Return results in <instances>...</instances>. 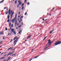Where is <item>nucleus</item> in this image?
Segmentation results:
<instances>
[{"label": "nucleus", "mask_w": 61, "mask_h": 61, "mask_svg": "<svg viewBox=\"0 0 61 61\" xmlns=\"http://www.w3.org/2000/svg\"><path fill=\"white\" fill-rule=\"evenodd\" d=\"M16 39V40H15V41L13 43V44H14V46H15V44L16 43V42H17V40L18 39V38H17V37L16 36L14 37V39H13L14 40H15Z\"/></svg>", "instance_id": "obj_1"}, {"label": "nucleus", "mask_w": 61, "mask_h": 61, "mask_svg": "<svg viewBox=\"0 0 61 61\" xmlns=\"http://www.w3.org/2000/svg\"><path fill=\"white\" fill-rule=\"evenodd\" d=\"M48 44H49V45L48 47L45 48L44 49H46V48H47L48 47H49V46H50V45L51 44V43H52V42H51V40H49L48 41Z\"/></svg>", "instance_id": "obj_2"}, {"label": "nucleus", "mask_w": 61, "mask_h": 61, "mask_svg": "<svg viewBox=\"0 0 61 61\" xmlns=\"http://www.w3.org/2000/svg\"><path fill=\"white\" fill-rule=\"evenodd\" d=\"M61 43V41H58V42H57L56 43L54 44V45L55 46H56L57 45H59Z\"/></svg>", "instance_id": "obj_3"}, {"label": "nucleus", "mask_w": 61, "mask_h": 61, "mask_svg": "<svg viewBox=\"0 0 61 61\" xmlns=\"http://www.w3.org/2000/svg\"><path fill=\"white\" fill-rule=\"evenodd\" d=\"M16 19L15 18H14L13 19H12V22L13 23H15V20Z\"/></svg>", "instance_id": "obj_4"}, {"label": "nucleus", "mask_w": 61, "mask_h": 61, "mask_svg": "<svg viewBox=\"0 0 61 61\" xmlns=\"http://www.w3.org/2000/svg\"><path fill=\"white\" fill-rule=\"evenodd\" d=\"M3 31H2L1 32H0V35H4V33H3Z\"/></svg>", "instance_id": "obj_5"}, {"label": "nucleus", "mask_w": 61, "mask_h": 61, "mask_svg": "<svg viewBox=\"0 0 61 61\" xmlns=\"http://www.w3.org/2000/svg\"><path fill=\"white\" fill-rule=\"evenodd\" d=\"M14 30L13 29H12L11 30V32H12V33H13V31H14Z\"/></svg>", "instance_id": "obj_6"}, {"label": "nucleus", "mask_w": 61, "mask_h": 61, "mask_svg": "<svg viewBox=\"0 0 61 61\" xmlns=\"http://www.w3.org/2000/svg\"><path fill=\"white\" fill-rule=\"evenodd\" d=\"M5 57H1L0 58V60L3 59H4V58H5Z\"/></svg>", "instance_id": "obj_7"}, {"label": "nucleus", "mask_w": 61, "mask_h": 61, "mask_svg": "<svg viewBox=\"0 0 61 61\" xmlns=\"http://www.w3.org/2000/svg\"><path fill=\"white\" fill-rule=\"evenodd\" d=\"M10 49V50H12V47H10V48H9V49H8V50H9Z\"/></svg>", "instance_id": "obj_8"}, {"label": "nucleus", "mask_w": 61, "mask_h": 61, "mask_svg": "<svg viewBox=\"0 0 61 61\" xmlns=\"http://www.w3.org/2000/svg\"><path fill=\"white\" fill-rule=\"evenodd\" d=\"M40 55H38L37 56L35 57L33 59H35V58H37V57H38Z\"/></svg>", "instance_id": "obj_9"}, {"label": "nucleus", "mask_w": 61, "mask_h": 61, "mask_svg": "<svg viewBox=\"0 0 61 61\" xmlns=\"http://www.w3.org/2000/svg\"><path fill=\"white\" fill-rule=\"evenodd\" d=\"M22 32V30H20V32H19V34H20L21 33V32Z\"/></svg>", "instance_id": "obj_10"}, {"label": "nucleus", "mask_w": 61, "mask_h": 61, "mask_svg": "<svg viewBox=\"0 0 61 61\" xmlns=\"http://www.w3.org/2000/svg\"><path fill=\"white\" fill-rule=\"evenodd\" d=\"M8 59L7 60H9L11 59V57H8Z\"/></svg>", "instance_id": "obj_11"}, {"label": "nucleus", "mask_w": 61, "mask_h": 61, "mask_svg": "<svg viewBox=\"0 0 61 61\" xmlns=\"http://www.w3.org/2000/svg\"><path fill=\"white\" fill-rule=\"evenodd\" d=\"M10 11H11V9H10L9 10L8 13H10Z\"/></svg>", "instance_id": "obj_12"}, {"label": "nucleus", "mask_w": 61, "mask_h": 61, "mask_svg": "<svg viewBox=\"0 0 61 61\" xmlns=\"http://www.w3.org/2000/svg\"><path fill=\"white\" fill-rule=\"evenodd\" d=\"M14 52H15V51H13L12 53L11 54H10L11 55H12V54H14Z\"/></svg>", "instance_id": "obj_13"}, {"label": "nucleus", "mask_w": 61, "mask_h": 61, "mask_svg": "<svg viewBox=\"0 0 61 61\" xmlns=\"http://www.w3.org/2000/svg\"><path fill=\"white\" fill-rule=\"evenodd\" d=\"M54 31V30H52L50 32V34H51L52 33V32Z\"/></svg>", "instance_id": "obj_14"}, {"label": "nucleus", "mask_w": 61, "mask_h": 61, "mask_svg": "<svg viewBox=\"0 0 61 61\" xmlns=\"http://www.w3.org/2000/svg\"><path fill=\"white\" fill-rule=\"evenodd\" d=\"M4 0H3L2 1H1L0 2V3H3V2H4Z\"/></svg>", "instance_id": "obj_15"}, {"label": "nucleus", "mask_w": 61, "mask_h": 61, "mask_svg": "<svg viewBox=\"0 0 61 61\" xmlns=\"http://www.w3.org/2000/svg\"><path fill=\"white\" fill-rule=\"evenodd\" d=\"M19 5H21V2H20Z\"/></svg>", "instance_id": "obj_16"}, {"label": "nucleus", "mask_w": 61, "mask_h": 61, "mask_svg": "<svg viewBox=\"0 0 61 61\" xmlns=\"http://www.w3.org/2000/svg\"><path fill=\"white\" fill-rule=\"evenodd\" d=\"M7 18H8V19H9V15H8V16Z\"/></svg>", "instance_id": "obj_17"}, {"label": "nucleus", "mask_w": 61, "mask_h": 61, "mask_svg": "<svg viewBox=\"0 0 61 61\" xmlns=\"http://www.w3.org/2000/svg\"><path fill=\"white\" fill-rule=\"evenodd\" d=\"M31 36H29V37H28V38H29V39H30V37H31Z\"/></svg>", "instance_id": "obj_18"}, {"label": "nucleus", "mask_w": 61, "mask_h": 61, "mask_svg": "<svg viewBox=\"0 0 61 61\" xmlns=\"http://www.w3.org/2000/svg\"><path fill=\"white\" fill-rule=\"evenodd\" d=\"M13 33L14 34H16V33H15V31H13Z\"/></svg>", "instance_id": "obj_19"}, {"label": "nucleus", "mask_w": 61, "mask_h": 61, "mask_svg": "<svg viewBox=\"0 0 61 61\" xmlns=\"http://www.w3.org/2000/svg\"><path fill=\"white\" fill-rule=\"evenodd\" d=\"M20 27H21V25H20L19 26L18 28H20Z\"/></svg>", "instance_id": "obj_20"}, {"label": "nucleus", "mask_w": 61, "mask_h": 61, "mask_svg": "<svg viewBox=\"0 0 61 61\" xmlns=\"http://www.w3.org/2000/svg\"><path fill=\"white\" fill-rule=\"evenodd\" d=\"M10 21V19H8L7 20V22H9Z\"/></svg>", "instance_id": "obj_21"}, {"label": "nucleus", "mask_w": 61, "mask_h": 61, "mask_svg": "<svg viewBox=\"0 0 61 61\" xmlns=\"http://www.w3.org/2000/svg\"><path fill=\"white\" fill-rule=\"evenodd\" d=\"M27 14V12H25V13L24 14V15H26Z\"/></svg>", "instance_id": "obj_22"}, {"label": "nucleus", "mask_w": 61, "mask_h": 61, "mask_svg": "<svg viewBox=\"0 0 61 61\" xmlns=\"http://www.w3.org/2000/svg\"><path fill=\"white\" fill-rule=\"evenodd\" d=\"M12 16H13V14H11V18H12Z\"/></svg>", "instance_id": "obj_23"}, {"label": "nucleus", "mask_w": 61, "mask_h": 61, "mask_svg": "<svg viewBox=\"0 0 61 61\" xmlns=\"http://www.w3.org/2000/svg\"><path fill=\"white\" fill-rule=\"evenodd\" d=\"M11 22H10L9 25V26L10 27L11 26Z\"/></svg>", "instance_id": "obj_24"}, {"label": "nucleus", "mask_w": 61, "mask_h": 61, "mask_svg": "<svg viewBox=\"0 0 61 61\" xmlns=\"http://www.w3.org/2000/svg\"><path fill=\"white\" fill-rule=\"evenodd\" d=\"M17 16V14H16L15 16V18L16 19V16Z\"/></svg>", "instance_id": "obj_25"}, {"label": "nucleus", "mask_w": 61, "mask_h": 61, "mask_svg": "<svg viewBox=\"0 0 61 61\" xmlns=\"http://www.w3.org/2000/svg\"><path fill=\"white\" fill-rule=\"evenodd\" d=\"M5 36H4L3 37V40H5Z\"/></svg>", "instance_id": "obj_26"}, {"label": "nucleus", "mask_w": 61, "mask_h": 61, "mask_svg": "<svg viewBox=\"0 0 61 61\" xmlns=\"http://www.w3.org/2000/svg\"><path fill=\"white\" fill-rule=\"evenodd\" d=\"M8 35H9H9H10V36L11 35V34H9V33H8Z\"/></svg>", "instance_id": "obj_27"}, {"label": "nucleus", "mask_w": 61, "mask_h": 61, "mask_svg": "<svg viewBox=\"0 0 61 61\" xmlns=\"http://www.w3.org/2000/svg\"><path fill=\"white\" fill-rule=\"evenodd\" d=\"M24 5V4L23 3L21 5V6H23Z\"/></svg>", "instance_id": "obj_28"}, {"label": "nucleus", "mask_w": 61, "mask_h": 61, "mask_svg": "<svg viewBox=\"0 0 61 61\" xmlns=\"http://www.w3.org/2000/svg\"><path fill=\"white\" fill-rule=\"evenodd\" d=\"M54 9H55V8H52V10H51V11H53V10H54Z\"/></svg>", "instance_id": "obj_29"}, {"label": "nucleus", "mask_w": 61, "mask_h": 61, "mask_svg": "<svg viewBox=\"0 0 61 61\" xmlns=\"http://www.w3.org/2000/svg\"><path fill=\"white\" fill-rule=\"evenodd\" d=\"M5 30H6V31H7V28H5Z\"/></svg>", "instance_id": "obj_30"}, {"label": "nucleus", "mask_w": 61, "mask_h": 61, "mask_svg": "<svg viewBox=\"0 0 61 61\" xmlns=\"http://www.w3.org/2000/svg\"><path fill=\"white\" fill-rule=\"evenodd\" d=\"M14 14V11L12 12L11 14Z\"/></svg>", "instance_id": "obj_31"}, {"label": "nucleus", "mask_w": 61, "mask_h": 61, "mask_svg": "<svg viewBox=\"0 0 61 61\" xmlns=\"http://www.w3.org/2000/svg\"><path fill=\"white\" fill-rule=\"evenodd\" d=\"M24 6H23L22 8V10H23V9H24Z\"/></svg>", "instance_id": "obj_32"}, {"label": "nucleus", "mask_w": 61, "mask_h": 61, "mask_svg": "<svg viewBox=\"0 0 61 61\" xmlns=\"http://www.w3.org/2000/svg\"><path fill=\"white\" fill-rule=\"evenodd\" d=\"M19 4H18L17 5V7H19Z\"/></svg>", "instance_id": "obj_33"}, {"label": "nucleus", "mask_w": 61, "mask_h": 61, "mask_svg": "<svg viewBox=\"0 0 61 61\" xmlns=\"http://www.w3.org/2000/svg\"><path fill=\"white\" fill-rule=\"evenodd\" d=\"M15 54H14L13 55H12V56H15Z\"/></svg>", "instance_id": "obj_34"}, {"label": "nucleus", "mask_w": 61, "mask_h": 61, "mask_svg": "<svg viewBox=\"0 0 61 61\" xmlns=\"http://www.w3.org/2000/svg\"><path fill=\"white\" fill-rule=\"evenodd\" d=\"M11 27H13V24H12L11 25Z\"/></svg>", "instance_id": "obj_35"}, {"label": "nucleus", "mask_w": 61, "mask_h": 61, "mask_svg": "<svg viewBox=\"0 0 61 61\" xmlns=\"http://www.w3.org/2000/svg\"><path fill=\"white\" fill-rule=\"evenodd\" d=\"M2 42H3L2 41H1L0 42V44H2Z\"/></svg>", "instance_id": "obj_36"}, {"label": "nucleus", "mask_w": 61, "mask_h": 61, "mask_svg": "<svg viewBox=\"0 0 61 61\" xmlns=\"http://www.w3.org/2000/svg\"><path fill=\"white\" fill-rule=\"evenodd\" d=\"M27 5H29V3L28 2L27 3Z\"/></svg>", "instance_id": "obj_37"}, {"label": "nucleus", "mask_w": 61, "mask_h": 61, "mask_svg": "<svg viewBox=\"0 0 61 61\" xmlns=\"http://www.w3.org/2000/svg\"><path fill=\"white\" fill-rule=\"evenodd\" d=\"M7 13H8V11H7V12L6 13V15H7Z\"/></svg>", "instance_id": "obj_38"}, {"label": "nucleus", "mask_w": 61, "mask_h": 61, "mask_svg": "<svg viewBox=\"0 0 61 61\" xmlns=\"http://www.w3.org/2000/svg\"><path fill=\"white\" fill-rule=\"evenodd\" d=\"M12 41H13V39H11V41H10V43H11V42H12Z\"/></svg>", "instance_id": "obj_39"}, {"label": "nucleus", "mask_w": 61, "mask_h": 61, "mask_svg": "<svg viewBox=\"0 0 61 61\" xmlns=\"http://www.w3.org/2000/svg\"><path fill=\"white\" fill-rule=\"evenodd\" d=\"M17 2V1H15V4H16V2Z\"/></svg>", "instance_id": "obj_40"}, {"label": "nucleus", "mask_w": 61, "mask_h": 61, "mask_svg": "<svg viewBox=\"0 0 61 61\" xmlns=\"http://www.w3.org/2000/svg\"><path fill=\"white\" fill-rule=\"evenodd\" d=\"M15 23H17V20H16L15 21Z\"/></svg>", "instance_id": "obj_41"}, {"label": "nucleus", "mask_w": 61, "mask_h": 61, "mask_svg": "<svg viewBox=\"0 0 61 61\" xmlns=\"http://www.w3.org/2000/svg\"><path fill=\"white\" fill-rule=\"evenodd\" d=\"M3 54H4V52H2V53H1V55H3Z\"/></svg>", "instance_id": "obj_42"}, {"label": "nucleus", "mask_w": 61, "mask_h": 61, "mask_svg": "<svg viewBox=\"0 0 61 61\" xmlns=\"http://www.w3.org/2000/svg\"><path fill=\"white\" fill-rule=\"evenodd\" d=\"M8 13H9V15H11V13H10V12H9Z\"/></svg>", "instance_id": "obj_43"}, {"label": "nucleus", "mask_w": 61, "mask_h": 61, "mask_svg": "<svg viewBox=\"0 0 61 61\" xmlns=\"http://www.w3.org/2000/svg\"><path fill=\"white\" fill-rule=\"evenodd\" d=\"M31 59L30 60H29V61H31V60H32V59Z\"/></svg>", "instance_id": "obj_44"}, {"label": "nucleus", "mask_w": 61, "mask_h": 61, "mask_svg": "<svg viewBox=\"0 0 61 61\" xmlns=\"http://www.w3.org/2000/svg\"><path fill=\"white\" fill-rule=\"evenodd\" d=\"M11 52H10L9 53V55H11Z\"/></svg>", "instance_id": "obj_45"}, {"label": "nucleus", "mask_w": 61, "mask_h": 61, "mask_svg": "<svg viewBox=\"0 0 61 61\" xmlns=\"http://www.w3.org/2000/svg\"><path fill=\"white\" fill-rule=\"evenodd\" d=\"M23 17H23V16H22L21 17V18H23Z\"/></svg>", "instance_id": "obj_46"}, {"label": "nucleus", "mask_w": 61, "mask_h": 61, "mask_svg": "<svg viewBox=\"0 0 61 61\" xmlns=\"http://www.w3.org/2000/svg\"><path fill=\"white\" fill-rule=\"evenodd\" d=\"M18 3H19L20 2V0H19L18 1Z\"/></svg>", "instance_id": "obj_47"}, {"label": "nucleus", "mask_w": 61, "mask_h": 61, "mask_svg": "<svg viewBox=\"0 0 61 61\" xmlns=\"http://www.w3.org/2000/svg\"><path fill=\"white\" fill-rule=\"evenodd\" d=\"M6 56V55L5 54L4 55V56Z\"/></svg>", "instance_id": "obj_48"}, {"label": "nucleus", "mask_w": 61, "mask_h": 61, "mask_svg": "<svg viewBox=\"0 0 61 61\" xmlns=\"http://www.w3.org/2000/svg\"><path fill=\"white\" fill-rule=\"evenodd\" d=\"M6 7H5L4 8V9H6Z\"/></svg>", "instance_id": "obj_49"}, {"label": "nucleus", "mask_w": 61, "mask_h": 61, "mask_svg": "<svg viewBox=\"0 0 61 61\" xmlns=\"http://www.w3.org/2000/svg\"><path fill=\"white\" fill-rule=\"evenodd\" d=\"M11 28H11V27H10V30H11Z\"/></svg>", "instance_id": "obj_50"}, {"label": "nucleus", "mask_w": 61, "mask_h": 61, "mask_svg": "<svg viewBox=\"0 0 61 61\" xmlns=\"http://www.w3.org/2000/svg\"><path fill=\"white\" fill-rule=\"evenodd\" d=\"M26 0H25V2H26Z\"/></svg>", "instance_id": "obj_51"}, {"label": "nucleus", "mask_w": 61, "mask_h": 61, "mask_svg": "<svg viewBox=\"0 0 61 61\" xmlns=\"http://www.w3.org/2000/svg\"><path fill=\"white\" fill-rule=\"evenodd\" d=\"M45 38H44L43 40V41H44V40H45Z\"/></svg>", "instance_id": "obj_52"}, {"label": "nucleus", "mask_w": 61, "mask_h": 61, "mask_svg": "<svg viewBox=\"0 0 61 61\" xmlns=\"http://www.w3.org/2000/svg\"><path fill=\"white\" fill-rule=\"evenodd\" d=\"M16 29H18V28L17 27H16Z\"/></svg>", "instance_id": "obj_53"}, {"label": "nucleus", "mask_w": 61, "mask_h": 61, "mask_svg": "<svg viewBox=\"0 0 61 61\" xmlns=\"http://www.w3.org/2000/svg\"><path fill=\"white\" fill-rule=\"evenodd\" d=\"M10 55V54H9V53L7 55V56H9V55Z\"/></svg>", "instance_id": "obj_54"}, {"label": "nucleus", "mask_w": 61, "mask_h": 61, "mask_svg": "<svg viewBox=\"0 0 61 61\" xmlns=\"http://www.w3.org/2000/svg\"><path fill=\"white\" fill-rule=\"evenodd\" d=\"M43 20V21H45V20H44V19H42Z\"/></svg>", "instance_id": "obj_55"}, {"label": "nucleus", "mask_w": 61, "mask_h": 61, "mask_svg": "<svg viewBox=\"0 0 61 61\" xmlns=\"http://www.w3.org/2000/svg\"><path fill=\"white\" fill-rule=\"evenodd\" d=\"M10 30H11L10 29H9V31H10Z\"/></svg>", "instance_id": "obj_56"}, {"label": "nucleus", "mask_w": 61, "mask_h": 61, "mask_svg": "<svg viewBox=\"0 0 61 61\" xmlns=\"http://www.w3.org/2000/svg\"><path fill=\"white\" fill-rule=\"evenodd\" d=\"M21 24H22V25H23V23H22Z\"/></svg>", "instance_id": "obj_57"}, {"label": "nucleus", "mask_w": 61, "mask_h": 61, "mask_svg": "<svg viewBox=\"0 0 61 61\" xmlns=\"http://www.w3.org/2000/svg\"><path fill=\"white\" fill-rule=\"evenodd\" d=\"M22 21V19H21L20 20V21H21H21Z\"/></svg>", "instance_id": "obj_58"}, {"label": "nucleus", "mask_w": 61, "mask_h": 61, "mask_svg": "<svg viewBox=\"0 0 61 61\" xmlns=\"http://www.w3.org/2000/svg\"><path fill=\"white\" fill-rule=\"evenodd\" d=\"M25 41H26V40H25V41L24 42H25Z\"/></svg>", "instance_id": "obj_59"}, {"label": "nucleus", "mask_w": 61, "mask_h": 61, "mask_svg": "<svg viewBox=\"0 0 61 61\" xmlns=\"http://www.w3.org/2000/svg\"><path fill=\"white\" fill-rule=\"evenodd\" d=\"M18 14H20V12H19L18 13Z\"/></svg>", "instance_id": "obj_60"}, {"label": "nucleus", "mask_w": 61, "mask_h": 61, "mask_svg": "<svg viewBox=\"0 0 61 61\" xmlns=\"http://www.w3.org/2000/svg\"><path fill=\"white\" fill-rule=\"evenodd\" d=\"M19 23H20V20H19Z\"/></svg>", "instance_id": "obj_61"}, {"label": "nucleus", "mask_w": 61, "mask_h": 61, "mask_svg": "<svg viewBox=\"0 0 61 61\" xmlns=\"http://www.w3.org/2000/svg\"><path fill=\"white\" fill-rule=\"evenodd\" d=\"M6 60H3V61H5Z\"/></svg>", "instance_id": "obj_62"}, {"label": "nucleus", "mask_w": 61, "mask_h": 61, "mask_svg": "<svg viewBox=\"0 0 61 61\" xmlns=\"http://www.w3.org/2000/svg\"><path fill=\"white\" fill-rule=\"evenodd\" d=\"M6 53V52H5L4 53V54H5Z\"/></svg>", "instance_id": "obj_63"}, {"label": "nucleus", "mask_w": 61, "mask_h": 61, "mask_svg": "<svg viewBox=\"0 0 61 61\" xmlns=\"http://www.w3.org/2000/svg\"><path fill=\"white\" fill-rule=\"evenodd\" d=\"M17 23H15V25H16Z\"/></svg>", "instance_id": "obj_64"}]
</instances>
